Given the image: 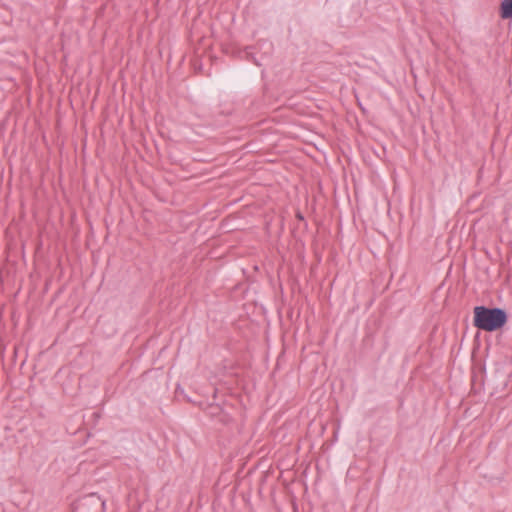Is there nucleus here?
<instances>
[{"label":"nucleus","instance_id":"f257e3e1","mask_svg":"<svg viewBox=\"0 0 512 512\" xmlns=\"http://www.w3.org/2000/svg\"><path fill=\"white\" fill-rule=\"evenodd\" d=\"M507 322V314L500 308L476 306L473 310V324L478 329L492 332L501 329Z\"/></svg>","mask_w":512,"mask_h":512},{"label":"nucleus","instance_id":"f03ea898","mask_svg":"<svg viewBox=\"0 0 512 512\" xmlns=\"http://www.w3.org/2000/svg\"><path fill=\"white\" fill-rule=\"evenodd\" d=\"M238 58L256 63L254 58V47L246 46L244 49L239 50Z\"/></svg>","mask_w":512,"mask_h":512},{"label":"nucleus","instance_id":"7ed1b4c3","mask_svg":"<svg viewBox=\"0 0 512 512\" xmlns=\"http://www.w3.org/2000/svg\"><path fill=\"white\" fill-rule=\"evenodd\" d=\"M500 14L504 19L512 18V0H504L502 2Z\"/></svg>","mask_w":512,"mask_h":512}]
</instances>
